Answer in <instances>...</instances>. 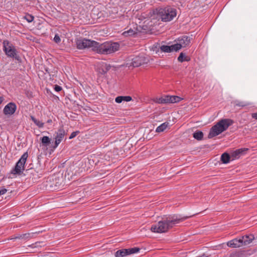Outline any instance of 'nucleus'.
Masks as SVG:
<instances>
[{
  "instance_id": "obj_2",
  "label": "nucleus",
  "mask_w": 257,
  "mask_h": 257,
  "mask_svg": "<svg viewBox=\"0 0 257 257\" xmlns=\"http://www.w3.org/2000/svg\"><path fill=\"white\" fill-rule=\"evenodd\" d=\"M189 216H181L180 215L172 214L164 216L157 224L152 225L151 230L156 233L167 232L173 226L188 218Z\"/></svg>"
},
{
  "instance_id": "obj_12",
  "label": "nucleus",
  "mask_w": 257,
  "mask_h": 257,
  "mask_svg": "<svg viewBox=\"0 0 257 257\" xmlns=\"http://www.w3.org/2000/svg\"><path fill=\"white\" fill-rule=\"evenodd\" d=\"M16 109V104L14 102H10L5 106L3 112L6 115H11L15 112Z\"/></svg>"
},
{
  "instance_id": "obj_23",
  "label": "nucleus",
  "mask_w": 257,
  "mask_h": 257,
  "mask_svg": "<svg viewBox=\"0 0 257 257\" xmlns=\"http://www.w3.org/2000/svg\"><path fill=\"white\" fill-rule=\"evenodd\" d=\"M193 136L197 140L200 141L203 139V133L201 131H197L193 133Z\"/></svg>"
},
{
  "instance_id": "obj_27",
  "label": "nucleus",
  "mask_w": 257,
  "mask_h": 257,
  "mask_svg": "<svg viewBox=\"0 0 257 257\" xmlns=\"http://www.w3.org/2000/svg\"><path fill=\"white\" fill-rule=\"evenodd\" d=\"M24 18L26 20V21L30 23V22H32L34 20V16H33L31 15L27 14L24 17Z\"/></svg>"
},
{
  "instance_id": "obj_9",
  "label": "nucleus",
  "mask_w": 257,
  "mask_h": 257,
  "mask_svg": "<svg viewBox=\"0 0 257 257\" xmlns=\"http://www.w3.org/2000/svg\"><path fill=\"white\" fill-rule=\"evenodd\" d=\"M191 38L188 36H183L178 38V43L175 44L176 48L178 51L181 48L186 47L190 45Z\"/></svg>"
},
{
  "instance_id": "obj_35",
  "label": "nucleus",
  "mask_w": 257,
  "mask_h": 257,
  "mask_svg": "<svg viewBox=\"0 0 257 257\" xmlns=\"http://www.w3.org/2000/svg\"><path fill=\"white\" fill-rule=\"evenodd\" d=\"M4 100V99L3 97L0 96V104L3 102Z\"/></svg>"
},
{
  "instance_id": "obj_14",
  "label": "nucleus",
  "mask_w": 257,
  "mask_h": 257,
  "mask_svg": "<svg viewBox=\"0 0 257 257\" xmlns=\"http://www.w3.org/2000/svg\"><path fill=\"white\" fill-rule=\"evenodd\" d=\"M248 150L247 148H241L237 149L231 153V157L232 160L238 159L241 155L244 154Z\"/></svg>"
},
{
  "instance_id": "obj_24",
  "label": "nucleus",
  "mask_w": 257,
  "mask_h": 257,
  "mask_svg": "<svg viewBox=\"0 0 257 257\" xmlns=\"http://www.w3.org/2000/svg\"><path fill=\"white\" fill-rule=\"evenodd\" d=\"M42 144L46 147L51 143V139L47 136H44L41 138Z\"/></svg>"
},
{
  "instance_id": "obj_16",
  "label": "nucleus",
  "mask_w": 257,
  "mask_h": 257,
  "mask_svg": "<svg viewBox=\"0 0 257 257\" xmlns=\"http://www.w3.org/2000/svg\"><path fill=\"white\" fill-rule=\"evenodd\" d=\"M240 237L242 240L243 245H248L254 239V236L252 234L243 235Z\"/></svg>"
},
{
  "instance_id": "obj_32",
  "label": "nucleus",
  "mask_w": 257,
  "mask_h": 257,
  "mask_svg": "<svg viewBox=\"0 0 257 257\" xmlns=\"http://www.w3.org/2000/svg\"><path fill=\"white\" fill-rule=\"evenodd\" d=\"M7 191V189L3 188L0 190V195L5 194Z\"/></svg>"
},
{
  "instance_id": "obj_25",
  "label": "nucleus",
  "mask_w": 257,
  "mask_h": 257,
  "mask_svg": "<svg viewBox=\"0 0 257 257\" xmlns=\"http://www.w3.org/2000/svg\"><path fill=\"white\" fill-rule=\"evenodd\" d=\"M31 119L34 122V123L37 125L39 127L41 128L44 126V123L39 120L37 119L34 116H31Z\"/></svg>"
},
{
  "instance_id": "obj_30",
  "label": "nucleus",
  "mask_w": 257,
  "mask_h": 257,
  "mask_svg": "<svg viewBox=\"0 0 257 257\" xmlns=\"http://www.w3.org/2000/svg\"><path fill=\"white\" fill-rule=\"evenodd\" d=\"M79 133V131H76V132H72L70 136H69V139H72L73 138H74V137H75L76 136V135Z\"/></svg>"
},
{
  "instance_id": "obj_29",
  "label": "nucleus",
  "mask_w": 257,
  "mask_h": 257,
  "mask_svg": "<svg viewBox=\"0 0 257 257\" xmlns=\"http://www.w3.org/2000/svg\"><path fill=\"white\" fill-rule=\"evenodd\" d=\"M54 41L56 43H59L61 41V39L60 38V37L59 36V35L58 34H56L55 35V37L54 38Z\"/></svg>"
},
{
  "instance_id": "obj_15",
  "label": "nucleus",
  "mask_w": 257,
  "mask_h": 257,
  "mask_svg": "<svg viewBox=\"0 0 257 257\" xmlns=\"http://www.w3.org/2000/svg\"><path fill=\"white\" fill-rule=\"evenodd\" d=\"M160 49L162 52L165 53H170L173 51H178L176 48L175 44H173L171 46L162 45L160 47Z\"/></svg>"
},
{
  "instance_id": "obj_7",
  "label": "nucleus",
  "mask_w": 257,
  "mask_h": 257,
  "mask_svg": "<svg viewBox=\"0 0 257 257\" xmlns=\"http://www.w3.org/2000/svg\"><path fill=\"white\" fill-rule=\"evenodd\" d=\"M149 59L144 55H139L132 59L131 62L127 63L128 67L133 66V67H138L145 64L148 63Z\"/></svg>"
},
{
  "instance_id": "obj_36",
  "label": "nucleus",
  "mask_w": 257,
  "mask_h": 257,
  "mask_svg": "<svg viewBox=\"0 0 257 257\" xmlns=\"http://www.w3.org/2000/svg\"><path fill=\"white\" fill-rule=\"evenodd\" d=\"M47 122L48 123H51L52 122V119H48V120L47 121Z\"/></svg>"
},
{
  "instance_id": "obj_8",
  "label": "nucleus",
  "mask_w": 257,
  "mask_h": 257,
  "mask_svg": "<svg viewBox=\"0 0 257 257\" xmlns=\"http://www.w3.org/2000/svg\"><path fill=\"white\" fill-rule=\"evenodd\" d=\"M182 98L175 95H164L159 98H157L156 102L159 104H166L170 103L179 102Z\"/></svg>"
},
{
  "instance_id": "obj_17",
  "label": "nucleus",
  "mask_w": 257,
  "mask_h": 257,
  "mask_svg": "<svg viewBox=\"0 0 257 257\" xmlns=\"http://www.w3.org/2000/svg\"><path fill=\"white\" fill-rule=\"evenodd\" d=\"M111 66L110 64H108L105 63H103L100 67L99 68V72L101 74H106L110 69Z\"/></svg>"
},
{
  "instance_id": "obj_1",
  "label": "nucleus",
  "mask_w": 257,
  "mask_h": 257,
  "mask_svg": "<svg viewBox=\"0 0 257 257\" xmlns=\"http://www.w3.org/2000/svg\"><path fill=\"white\" fill-rule=\"evenodd\" d=\"M76 45L78 49L92 48V50L101 54H109L118 50L119 44L117 42H105L100 44L86 39H77Z\"/></svg>"
},
{
  "instance_id": "obj_18",
  "label": "nucleus",
  "mask_w": 257,
  "mask_h": 257,
  "mask_svg": "<svg viewBox=\"0 0 257 257\" xmlns=\"http://www.w3.org/2000/svg\"><path fill=\"white\" fill-rule=\"evenodd\" d=\"M132 100V98L130 96H119L115 98V101L117 103H120L123 101L128 102Z\"/></svg>"
},
{
  "instance_id": "obj_5",
  "label": "nucleus",
  "mask_w": 257,
  "mask_h": 257,
  "mask_svg": "<svg viewBox=\"0 0 257 257\" xmlns=\"http://www.w3.org/2000/svg\"><path fill=\"white\" fill-rule=\"evenodd\" d=\"M3 44V50L8 57L15 58L17 60H20V56L17 55V50L12 44L8 40H4Z\"/></svg>"
},
{
  "instance_id": "obj_13",
  "label": "nucleus",
  "mask_w": 257,
  "mask_h": 257,
  "mask_svg": "<svg viewBox=\"0 0 257 257\" xmlns=\"http://www.w3.org/2000/svg\"><path fill=\"white\" fill-rule=\"evenodd\" d=\"M227 245L228 246L233 248L239 247L243 246L242 240L241 237L239 238H234L227 242Z\"/></svg>"
},
{
  "instance_id": "obj_3",
  "label": "nucleus",
  "mask_w": 257,
  "mask_h": 257,
  "mask_svg": "<svg viewBox=\"0 0 257 257\" xmlns=\"http://www.w3.org/2000/svg\"><path fill=\"white\" fill-rule=\"evenodd\" d=\"M233 122V120L229 118H224L220 120L210 128L208 138L211 139L219 135L223 132L226 131Z\"/></svg>"
},
{
  "instance_id": "obj_19",
  "label": "nucleus",
  "mask_w": 257,
  "mask_h": 257,
  "mask_svg": "<svg viewBox=\"0 0 257 257\" xmlns=\"http://www.w3.org/2000/svg\"><path fill=\"white\" fill-rule=\"evenodd\" d=\"M231 157V156H230L228 153H224L221 156V161L224 164H227L229 162Z\"/></svg>"
},
{
  "instance_id": "obj_22",
  "label": "nucleus",
  "mask_w": 257,
  "mask_h": 257,
  "mask_svg": "<svg viewBox=\"0 0 257 257\" xmlns=\"http://www.w3.org/2000/svg\"><path fill=\"white\" fill-rule=\"evenodd\" d=\"M30 238V234L29 233H26L22 234H19L15 236L13 239H20L24 240L29 239Z\"/></svg>"
},
{
  "instance_id": "obj_26",
  "label": "nucleus",
  "mask_w": 257,
  "mask_h": 257,
  "mask_svg": "<svg viewBox=\"0 0 257 257\" xmlns=\"http://www.w3.org/2000/svg\"><path fill=\"white\" fill-rule=\"evenodd\" d=\"M136 34V32L132 29H130L127 31H125L122 33V35L124 37L132 36Z\"/></svg>"
},
{
  "instance_id": "obj_34",
  "label": "nucleus",
  "mask_w": 257,
  "mask_h": 257,
  "mask_svg": "<svg viewBox=\"0 0 257 257\" xmlns=\"http://www.w3.org/2000/svg\"><path fill=\"white\" fill-rule=\"evenodd\" d=\"M196 257H207V255H206L205 253H203L202 254L197 256Z\"/></svg>"
},
{
  "instance_id": "obj_10",
  "label": "nucleus",
  "mask_w": 257,
  "mask_h": 257,
  "mask_svg": "<svg viewBox=\"0 0 257 257\" xmlns=\"http://www.w3.org/2000/svg\"><path fill=\"white\" fill-rule=\"evenodd\" d=\"M140 250L139 247H133L128 249H121L117 250L115 253V257H124L127 255L138 252Z\"/></svg>"
},
{
  "instance_id": "obj_4",
  "label": "nucleus",
  "mask_w": 257,
  "mask_h": 257,
  "mask_svg": "<svg viewBox=\"0 0 257 257\" xmlns=\"http://www.w3.org/2000/svg\"><path fill=\"white\" fill-rule=\"evenodd\" d=\"M157 16L163 22H169L172 20L177 15V11L171 7L159 8L156 9Z\"/></svg>"
},
{
  "instance_id": "obj_11",
  "label": "nucleus",
  "mask_w": 257,
  "mask_h": 257,
  "mask_svg": "<svg viewBox=\"0 0 257 257\" xmlns=\"http://www.w3.org/2000/svg\"><path fill=\"white\" fill-rule=\"evenodd\" d=\"M55 134L56 135L55 137V143L54 146L52 147L53 149H56L58 147V146L63 140L65 136L67 134L62 127L59 128L57 132L55 133Z\"/></svg>"
},
{
  "instance_id": "obj_21",
  "label": "nucleus",
  "mask_w": 257,
  "mask_h": 257,
  "mask_svg": "<svg viewBox=\"0 0 257 257\" xmlns=\"http://www.w3.org/2000/svg\"><path fill=\"white\" fill-rule=\"evenodd\" d=\"M178 61L180 62H183L184 61H189L190 58L189 56H186L184 53L181 52L177 59Z\"/></svg>"
},
{
  "instance_id": "obj_33",
  "label": "nucleus",
  "mask_w": 257,
  "mask_h": 257,
  "mask_svg": "<svg viewBox=\"0 0 257 257\" xmlns=\"http://www.w3.org/2000/svg\"><path fill=\"white\" fill-rule=\"evenodd\" d=\"M251 117L255 119H257V112L255 113H252L251 114Z\"/></svg>"
},
{
  "instance_id": "obj_31",
  "label": "nucleus",
  "mask_w": 257,
  "mask_h": 257,
  "mask_svg": "<svg viewBox=\"0 0 257 257\" xmlns=\"http://www.w3.org/2000/svg\"><path fill=\"white\" fill-rule=\"evenodd\" d=\"M54 90L57 92H59L62 90V87L58 85H55Z\"/></svg>"
},
{
  "instance_id": "obj_28",
  "label": "nucleus",
  "mask_w": 257,
  "mask_h": 257,
  "mask_svg": "<svg viewBox=\"0 0 257 257\" xmlns=\"http://www.w3.org/2000/svg\"><path fill=\"white\" fill-rule=\"evenodd\" d=\"M235 105L238 106L244 107L247 105V104L242 101H237L235 102Z\"/></svg>"
},
{
  "instance_id": "obj_20",
  "label": "nucleus",
  "mask_w": 257,
  "mask_h": 257,
  "mask_svg": "<svg viewBox=\"0 0 257 257\" xmlns=\"http://www.w3.org/2000/svg\"><path fill=\"white\" fill-rule=\"evenodd\" d=\"M169 123L168 122H164L156 128V132L157 133L163 132L166 129Z\"/></svg>"
},
{
  "instance_id": "obj_6",
  "label": "nucleus",
  "mask_w": 257,
  "mask_h": 257,
  "mask_svg": "<svg viewBox=\"0 0 257 257\" xmlns=\"http://www.w3.org/2000/svg\"><path fill=\"white\" fill-rule=\"evenodd\" d=\"M28 157V152L24 153L19 160L17 162L15 167L11 172L14 175H21L25 169V164Z\"/></svg>"
}]
</instances>
